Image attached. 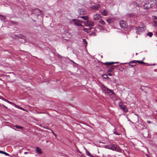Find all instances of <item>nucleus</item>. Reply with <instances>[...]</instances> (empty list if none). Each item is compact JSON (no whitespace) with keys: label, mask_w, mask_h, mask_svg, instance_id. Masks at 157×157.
I'll use <instances>...</instances> for the list:
<instances>
[{"label":"nucleus","mask_w":157,"mask_h":157,"mask_svg":"<svg viewBox=\"0 0 157 157\" xmlns=\"http://www.w3.org/2000/svg\"><path fill=\"white\" fill-rule=\"evenodd\" d=\"M36 151L37 153H39V154H41L42 153V151H41V149L38 147H36Z\"/></svg>","instance_id":"obj_18"},{"label":"nucleus","mask_w":157,"mask_h":157,"mask_svg":"<svg viewBox=\"0 0 157 157\" xmlns=\"http://www.w3.org/2000/svg\"><path fill=\"white\" fill-rule=\"evenodd\" d=\"M154 18L155 19H157V17L156 16H154Z\"/></svg>","instance_id":"obj_45"},{"label":"nucleus","mask_w":157,"mask_h":157,"mask_svg":"<svg viewBox=\"0 0 157 157\" xmlns=\"http://www.w3.org/2000/svg\"><path fill=\"white\" fill-rule=\"evenodd\" d=\"M136 6L140 7V4H137V3H136Z\"/></svg>","instance_id":"obj_37"},{"label":"nucleus","mask_w":157,"mask_h":157,"mask_svg":"<svg viewBox=\"0 0 157 157\" xmlns=\"http://www.w3.org/2000/svg\"><path fill=\"white\" fill-rule=\"evenodd\" d=\"M86 26H93L94 25V22L92 21L87 20L86 21H82Z\"/></svg>","instance_id":"obj_2"},{"label":"nucleus","mask_w":157,"mask_h":157,"mask_svg":"<svg viewBox=\"0 0 157 157\" xmlns=\"http://www.w3.org/2000/svg\"><path fill=\"white\" fill-rule=\"evenodd\" d=\"M151 7L148 1L144 3V8L145 10L148 9Z\"/></svg>","instance_id":"obj_6"},{"label":"nucleus","mask_w":157,"mask_h":157,"mask_svg":"<svg viewBox=\"0 0 157 157\" xmlns=\"http://www.w3.org/2000/svg\"><path fill=\"white\" fill-rule=\"evenodd\" d=\"M17 108L20 109H21V107L20 106H18V107H17Z\"/></svg>","instance_id":"obj_47"},{"label":"nucleus","mask_w":157,"mask_h":157,"mask_svg":"<svg viewBox=\"0 0 157 157\" xmlns=\"http://www.w3.org/2000/svg\"><path fill=\"white\" fill-rule=\"evenodd\" d=\"M110 72H108V71H107V75H109V76H111L112 75V74H111L110 73Z\"/></svg>","instance_id":"obj_31"},{"label":"nucleus","mask_w":157,"mask_h":157,"mask_svg":"<svg viewBox=\"0 0 157 157\" xmlns=\"http://www.w3.org/2000/svg\"><path fill=\"white\" fill-rule=\"evenodd\" d=\"M5 101L9 103V102H10V101H9L7 100V99H6V101Z\"/></svg>","instance_id":"obj_46"},{"label":"nucleus","mask_w":157,"mask_h":157,"mask_svg":"<svg viewBox=\"0 0 157 157\" xmlns=\"http://www.w3.org/2000/svg\"><path fill=\"white\" fill-rule=\"evenodd\" d=\"M116 67V66H113L110 67L108 70V72H112L113 69Z\"/></svg>","instance_id":"obj_16"},{"label":"nucleus","mask_w":157,"mask_h":157,"mask_svg":"<svg viewBox=\"0 0 157 157\" xmlns=\"http://www.w3.org/2000/svg\"><path fill=\"white\" fill-rule=\"evenodd\" d=\"M33 12L36 15H38L39 14H41L43 12L42 11L37 8L33 10Z\"/></svg>","instance_id":"obj_7"},{"label":"nucleus","mask_w":157,"mask_h":157,"mask_svg":"<svg viewBox=\"0 0 157 157\" xmlns=\"http://www.w3.org/2000/svg\"><path fill=\"white\" fill-rule=\"evenodd\" d=\"M44 128H46V127H45V126H43L42 127Z\"/></svg>","instance_id":"obj_52"},{"label":"nucleus","mask_w":157,"mask_h":157,"mask_svg":"<svg viewBox=\"0 0 157 157\" xmlns=\"http://www.w3.org/2000/svg\"><path fill=\"white\" fill-rule=\"evenodd\" d=\"M153 25L155 26H157V20H154L153 21Z\"/></svg>","instance_id":"obj_27"},{"label":"nucleus","mask_w":157,"mask_h":157,"mask_svg":"<svg viewBox=\"0 0 157 157\" xmlns=\"http://www.w3.org/2000/svg\"><path fill=\"white\" fill-rule=\"evenodd\" d=\"M103 77L104 78H107L108 77V76L106 75H104L103 76Z\"/></svg>","instance_id":"obj_34"},{"label":"nucleus","mask_w":157,"mask_h":157,"mask_svg":"<svg viewBox=\"0 0 157 157\" xmlns=\"http://www.w3.org/2000/svg\"><path fill=\"white\" fill-rule=\"evenodd\" d=\"M91 35L92 36H95L96 35V34L95 33H94V32H92V33H91Z\"/></svg>","instance_id":"obj_33"},{"label":"nucleus","mask_w":157,"mask_h":157,"mask_svg":"<svg viewBox=\"0 0 157 157\" xmlns=\"http://www.w3.org/2000/svg\"><path fill=\"white\" fill-rule=\"evenodd\" d=\"M92 29V28H90V29H88L86 28H84L83 29V30L86 32L87 33H89L90 32L91 30Z\"/></svg>","instance_id":"obj_17"},{"label":"nucleus","mask_w":157,"mask_h":157,"mask_svg":"<svg viewBox=\"0 0 157 157\" xmlns=\"http://www.w3.org/2000/svg\"><path fill=\"white\" fill-rule=\"evenodd\" d=\"M72 21L74 22L75 24L78 26H81L82 24L80 22L78 19H73Z\"/></svg>","instance_id":"obj_8"},{"label":"nucleus","mask_w":157,"mask_h":157,"mask_svg":"<svg viewBox=\"0 0 157 157\" xmlns=\"http://www.w3.org/2000/svg\"><path fill=\"white\" fill-rule=\"evenodd\" d=\"M101 14L104 16H106L108 14V11L105 10H104L102 11H101Z\"/></svg>","instance_id":"obj_15"},{"label":"nucleus","mask_w":157,"mask_h":157,"mask_svg":"<svg viewBox=\"0 0 157 157\" xmlns=\"http://www.w3.org/2000/svg\"><path fill=\"white\" fill-rule=\"evenodd\" d=\"M1 17H2V18L3 19V20H4L6 18H5V17L3 16H2V15H0Z\"/></svg>","instance_id":"obj_36"},{"label":"nucleus","mask_w":157,"mask_h":157,"mask_svg":"<svg viewBox=\"0 0 157 157\" xmlns=\"http://www.w3.org/2000/svg\"><path fill=\"white\" fill-rule=\"evenodd\" d=\"M148 2L150 3L152 7H153L156 3L157 1L156 0H148Z\"/></svg>","instance_id":"obj_10"},{"label":"nucleus","mask_w":157,"mask_h":157,"mask_svg":"<svg viewBox=\"0 0 157 157\" xmlns=\"http://www.w3.org/2000/svg\"><path fill=\"white\" fill-rule=\"evenodd\" d=\"M153 33L151 32H149L147 33V35L150 37H151L153 35Z\"/></svg>","instance_id":"obj_23"},{"label":"nucleus","mask_w":157,"mask_h":157,"mask_svg":"<svg viewBox=\"0 0 157 157\" xmlns=\"http://www.w3.org/2000/svg\"><path fill=\"white\" fill-rule=\"evenodd\" d=\"M119 62H114V63H119Z\"/></svg>","instance_id":"obj_51"},{"label":"nucleus","mask_w":157,"mask_h":157,"mask_svg":"<svg viewBox=\"0 0 157 157\" xmlns=\"http://www.w3.org/2000/svg\"><path fill=\"white\" fill-rule=\"evenodd\" d=\"M86 154L89 156L91 155L89 151H86Z\"/></svg>","instance_id":"obj_28"},{"label":"nucleus","mask_w":157,"mask_h":157,"mask_svg":"<svg viewBox=\"0 0 157 157\" xmlns=\"http://www.w3.org/2000/svg\"><path fill=\"white\" fill-rule=\"evenodd\" d=\"M15 127L16 128H17L18 129H22L23 128L22 127L17 125H15Z\"/></svg>","instance_id":"obj_24"},{"label":"nucleus","mask_w":157,"mask_h":157,"mask_svg":"<svg viewBox=\"0 0 157 157\" xmlns=\"http://www.w3.org/2000/svg\"><path fill=\"white\" fill-rule=\"evenodd\" d=\"M78 12L81 15H85L86 13V11L82 9H79L78 10Z\"/></svg>","instance_id":"obj_13"},{"label":"nucleus","mask_w":157,"mask_h":157,"mask_svg":"<svg viewBox=\"0 0 157 157\" xmlns=\"http://www.w3.org/2000/svg\"><path fill=\"white\" fill-rule=\"evenodd\" d=\"M21 109L23 110V111H26L25 109L23 108H21Z\"/></svg>","instance_id":"obj_40"},{"label":"nucleus","mask_w":157,"mask_h":157,"mask_svg":"<svg viewBox=\"0 0 157 157\" xmlns=\"http://www.w3.org/2000/svg\"><path fill=\"white\" fill-rule=\"evenodd\" d=\"M114 133L115 134H116V135H119V134H118V133H117V132H114Z\"/></svg>","instance_id":"obj_38"},{"label":"nucleus","mask_w":157,"mask_h":157,"mask_svg":"<svg viewBox=\"0 0 157 157\" xmlns=\"http://www.w3.org/2000/svg\"><path fill=\"white\" fill-rule=\"evenodd\" d=\"M98 28L100 29L103 28V26L101 25H99L98 26Z\"/></svg>","instance_id":"obj_35"},{"label":"nucleus","mask_w":157,"mask_h":157,"mask_svg":"<svg viewBox=\"0 0 157 157\" xmlns=\"http://www.w3.org/2000/svg\"><path fill=\"white\" fill-rule=\"evenodd\" d=\"M114 63V62H106L105 63V65H109L113 64Z\"/></svg>","instance_id":"obj_19"},{"label":"nucleus","mask_w":157,"mask_h":157,"mask_svg":"<svg viewBox=\"0 0 157 157\" xmlns=\"http://www.w3.org/2000/svg\"><path fill=\"white\" fill-rule=\"evenodd\" d=\"M80 18H82L84 20H85L86 21L88 20V17L87 16H81Z\"/></svg>","instance_id":"obj_20"},{"label":"nucleus","mask_w":157,"mask_h":157,"mask_svg":"<svg viewBox=\"0 0 157 157\" xmlns=\"http://www.w3.org/2000/svg\"><path fill=\"white\" fill-rule=\"evenodd\" d=\"M135 15V14L134 13H131L129 14L128 16L130 17H132Z\"/></svg>","instance_id":"obj_25"},{"label":"nucleus","mask_w":157,"mask_h":157,"mask_svg":"<svg viewBox=\"0 0 157 157\" xmlns=\"http://www.w3.org/2000/svg\"><path fill=\"white\" fill-rule=\"evenodd\" d=\"M107 148L113 151H116L117 149V147L115 144H112L111 146L108 147H107Z\"/></svg>","instance_id":"obj_9"},{"label":"nucleus","mask_w":157,"mask_h":157,"mask_svg":"<svg viewBox=\"0 0 157 157\" xmlns=\"http://www.w3.org/2000/svg\"><path fill=\"white\" fill-rule=\"evenodd\" d=\"M15 36H17V35H15Z\"/></svg>","instance_id":"obj_53"},{"label":"nucleus","mask_w":157,"mask_h":157,"mask_svg":"<svg viewBox=\"0 0 157 157\" xmlns=\"http://www.w3.org/2000/svg\"><path fill=\"white\" fill-rule=\"evenodd\" d=\"M82 40H83V42H84V43H85L86 44V45H87V41L85 39H82Z\"/></svg>","instance_id":"obj_29"},{"label":"nucleus","mask_w":157,"mask_h":157,"mask_svg":"<svg viewBox=\"0 0 157 157\" xmlns=\"http://www.w3.org/2000/svg\"><path fill=\"white\" fill-rule=\"evenodd\" d=\"M0 99L2 100H3L4 101H6V99L4 98H3V97L0 96Z\"/></svg>","instance_id":"obj_30"},{"label":"nucleus","mask_w":157,"mask_h":157,"mask_svg":"<svg viewBox=\"0 0 157 157\" xmlns=\"http://www.w3.org/2000/svg\"><path fill=\"white\" fill-rule=\"evenodd\" d=\"M136 63L137 62L139 63L143 64H145V63L143 61L140 60H135Z\"/></svg>","instance_id":"obj_22"},{"label":"nucleus","mask_w":157,"mask_h":157,"mask_svg":"<svg viewBox=\"0 0 157 157\" xmlns=\"http://www.w3.org/2000/svg\"><path fill=\"white\" fill-rule=\"evenodd\" d=\"M100 6L99 4H97L96 5L92 6L90 7V8L91 9L93 10H98Z\"/></svg>","instance_id":"obj_11"},{"label":"nucleus","mask_w":157,"mask_h":157,"mask_svg":"<svg viewBox=\"0 0 157 157\" xmlns=\"http://www.w3.org/2000/svg\"><path fill=\"white\" fill-rule=\"evenodd\" d=\"M27 153H28V152H24L25 154H27Z\"/></svg>","instance_id":"obj_50"},{"label":"nucleus","mask_w":157,"mask_h":157,"mask_svg":"<svg viewBox=\"0 0 157 157\" xmlns=\"http://www.w3.org/2000/svg\"><path fill=\"white\" fill-rule=\"evenodd\" d=\"M106 21L109 24H110L113 22V20L112 18H109L107 19Z\"/></svg>","instance_id":"obj_21"},{"label":"nucleus","mask_w":157,"mask_h":157,"mask_svg":"<svg viewBox=\"0 0 157 157\" xmlns=\"http://www.w3.org/2000/svg\"><path fill=\"white\" fill-rule=\"evenodd\" d=\"M136 33H137L139 34L140 33L144 32L145 30V28L144 27H138L136 28Z\"/></svg>","instance_id":"obj_3"},{"label":"nucleus","mask_w":157,"mask_h":157,"mask_svg":"<svg viewBox=\"0 0 157 157\" xmlns=\"http://www.w3.org/2000/svg\"><path fill=\"white\" fill-rule=\"evenodd\" d=\"M100 23L102 25H105V21L102 20H101L99 21Z\"/></svg>","instance_id":"obj_26"},{"label":"nucleus","mask_w":157,"mask_h":157,"mask_svg":"<svg viewBox=\"0 0 157 157\" xmlns=\"http://www.w3.org/2000/svg\"><path fill=\"white\" fill-rule=\"evenodd\" d=\"M3 154H5L6 155V156H9V154L6 153V152H4H4L3 153Z\"/></svg>","instance_id":"obj_32"},{"label":"nucleus","mask_w":157,"mask_h":157,"mask_svg":"<svg viewBox=\"0 0 157 157\" xmlns=\"http://www.w3.org/2000/svg\"><path fill=\"white\" fill-rule=\"evenodd\" d=\"M120 25L122 29L126 28L128 26L127 22L126 21H121L120 22Z\"/></svg>","instance_id":"obj_4"},{"label":"nucleus","mask_w":157,"mask_h":157,"mask_svg":"<svg viewBox=\"0 0 157 157\" xmlns=\"http://www.w3.org/2000/svg\"><path fill=\"white\" fill-rule=\"evenodd\" d=\"M9 104H11V105H13V104H14L13 103V102H11L10 101V102H9Z\"/></svg>","instance_id":"obj_39"},{"label":"nucleus","mask_w":157,"mask_h":157,"mask_svg":"<svg viewBox=\"0 0 157 157\" xmlns=\"http://www.w3.org/2000/svg\"><path fill=\"white\" fill-rule=\"evenodd\" d=\"M102 89L103 91L109 95H112L114 93L112 90H110L108 88H106L103 85L102 86Z\"/></svg>","instance_id":"obj_1"},{"label":"nucleus","mask_w":157,"mask_h":157,"mask_svg":"<svg viewBox=\"0 0 157 157\" xmlns=\"http://www.w3.org/2000/svg\"><path fill=\"white\" fill-rule=\"evenodd\" d=\"M93 18L94 20H99L101 18V16L100 14H96L94 15Z\"/></svg>","instance_id":"obj_12"},{"label":"nucleus","mask_w":157,"mask_h":157,"mask_svg":"<svg viewBox=\"0 0 157 157\" xmlns=\"http://www.w3.org/2000/svg\"><path fill=\"white\" fill-rule=\"evenodd\" d=\"M128 63V64L129 66L131 67L135 66L136 64L135 60L130 61Z\"/></svg>","instance_id":"obj_14"},{"label":"nucleus","mask_w":157,"mask_h":157,"mask_svg":"<svg viewBox=\"0 0 157 157\" xmlns=\"http://www.w3.org/2000/svg\"><path fill=\"white\" fill-rule=\"evenodd\" d=\"M147 122L149 124L151 123L150 121H147Z\"/></svg>","instance_id":"obj_49"},{"label":"nucleus","mask_w":157,"mask_h":157,"mask_svg":"<svg viewBox=\"0 0 157 157\" xmlns=\"http://www.w3.org/2000/svg\"><path fill=\"white\" fill-rule=\"evenodd\" d=\"M119 106L120 108L122 109L123 111L125 112H127L128 111V109L126 107V106L123 105V103L122 102L120 103L119 104Z\"/></svg>","instance_id":"obj_5"},{"label":"nucleus","mask_w":157,"mask_h":157,"mask_svg":"<svg viewBox=\"0 0 157 157\" xmlns=\"http://www.w3.org/2000/svg\"><path fill=\"white\" fill-rule=\"evenodd\" d=\"M4 151H0V153L3 154Z\"/></svg>","instance_id":"obj_41"},{"label":"nucleus","mask_w":157,"mask_h":157,"mask_svg":"<svg viewBox=\"0 0 157 157\" xmlns=\"http://www.w3.org/2000/svg\"><path fill=\"white\" fill-rule=\"evenodd\" d=\"M52 133L53 134V135H54L55 136H56V134H55L54 133V132H53V131H52Z\"/></svg>","instance_id":"obj_43"},{"label":"nucleus","mask_w":157,"mask_h":157,"mask_svg":"<svg viewBox=\"0 0 157 157\" xmlns=\"http://www.w3.org/2000/svg\"><path fill=\"white\" fill-rule=\"evenodd\" d=\"M13 105H14V106H15L17 108V107H18V105H16V104H13Z\"/></svg>","instance_id":"obj_42"},{"label":"nucleus","mask_w":157,"mask_h":157,"mask_svg":"<svg viewBox=\"0 0 157 157\" xmlns=\"http://www.w3.org/2000/svg\"><path fill=\"white\" fill-rule=\"evenodd\" d=\"M89 156L90 157H94V156L92 155H91L90 156Z\"/></svg>","instance_id":"obj_48"},{"label":"nucleus","mask_w":157,"mask_h":157,"mask_svg":"<svg viewBox=\"0 0 157 157\" xmlns=\"http://www.w3.org/2000/svg\"><path fill=\"white\" fill-rule=\"evenodd\" d=\"M135 114L136 115V116H137V120H138V117H139L138 116V115H137V114Z\"/></svg>","instance_id":"obj_44"}]
</instances>
